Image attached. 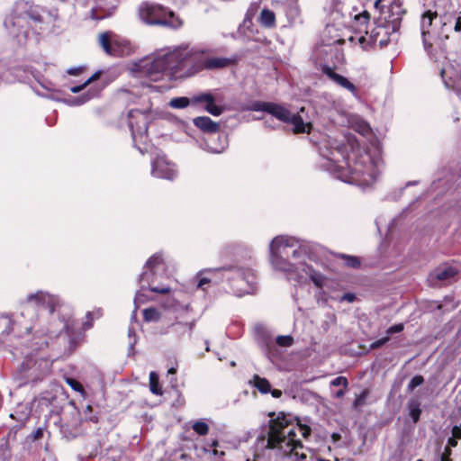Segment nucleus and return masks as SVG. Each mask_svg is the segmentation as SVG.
Returning <instances> with one entry per match:
<instances>
[{
  "mask_svg": "<svg viewBox=\"0 0 461 461\" xmlns=\"http://www.w3.org/2000/svg\"><path fill=\"white\" fill-rule=\"evenodd\" d=\"M198 56L197 49L183 43L174 48L158 50L151 57L140 60L136 66L140 74L154 81L163 76L182 78L199 72V66L194 67Z\"/></svg>",
  "mask_w": 461,
  "mask_h": 461,
  "instance_id": "f257e3e1",
  "label": "nucleus"
},
{
  "mask_svg": "<svg viewBox=\"0 0 461 461\" xmlns=\"http://www.w3.org/2000/svg\"><path fill=\"white\" fill-rule=\"evenodd\" d=\"M297 433L307 438L311 435V428L290 423L285 415L271 419L266 447L276 449L281 456L291 461H304L307 458L306 447L296 438Z\"/></svg>",
  "mask_w": 461,
  "mask_h": 461,
  "instance_id": "f03ea898",
  "label": "nucleus"
},
{
  "mask_svg": "<svg viewBox=\"0 0 461 461\" xmlns=\"http://www.w3.org/2000/svg\"><path fill=\"white\" fill-rule=\"evenodd\" d=\"M22 315L28 317L31 321L33 320V315L31 312L34 310L40 312L41 310H49L48 314L50 317L49 325L42 324V333L50 337L59 336L62 331L69 333L74 326V321L70 318L67 320H60L58 316L54 315L57 309H60V300L58 296L50 294L43 291H38L34 294H29L22 303Z\"/></svg>",
  "mask_w": 461,
  "mask_h": 461,
  "instance_id": "7ed1b4c3",
  "label": "nucleus"
},
{
  "mask_svg": "<svg viewBox=\"0 0 461 461\" xmlns=\"http://www.w3.org/2000/svg\"><path fill=\"white\" fill-rule=\"evenodd\" d=\"M269 250L275 269L286 273L289 278H294L299 283L303 281L304 276L301 271L304 263L300 259L303 256V251L297 246V241L294 238L276 237L269 245Z\"/></svg>",
  "mask_w": 461,
  "mask_h": 461,
  "instance_id": "20e7f679",
  "label": "nucleus"
},
{
  "mask_svg": "<svg viewBox=\"0 0 461 461\" xmlns=\"http://www.w3.org/2000/svg\"><path fill=\"white\" fill-rule=\"evenodd\" d=\"M390 10L392 11V15L388 16L387 25H376L371 32H366V35L356 37L363 50H366L375 43H378L380 47L387 45L389 42V30L395 31L403 14L401 6L397 4H390Z\"/></svg>",
  "mask_w": 461,
  "mask_h": 461,
  "instance_id": "39448f33",
  "label": "nucleus"
},
{
  "mask_svg": "<svg viewBox=\"0 0 461 461\" xmlns=\"http://www.w3.org/2000/svg\"><path fill=\"white\" fill-rule=\"evenodd\" d=\"M50 368V360L44 356L36 354L26 356L19 366V371L24 379L37 381L47 375Z\"/></svg>",
  "mask_w": 461,
  "mask_h": 461,
  "instance_id": "423d86ee",
  "label": "nucleus"
},
{
  "mask_svg": "<svg viewBox=\"0 0 461 461\" xmlns=\"http://www.w3.org/2000/svg\"><path fill=\"white\" fill-rule=\"evenodd\" d=\"M215 97L210 94V93H202L196 95L192 96L191 98L188 97H176L173 98L169 102V105L172 108L176 109H182L187 107L190 104H205V111L211 113L213 116H219L221 115L224 108L222 106H219L215 104Z\"/></svg>",
  "mask_w": 461,
  "mask_h": 461,
  "instance_id": "0eeeda50",
  "label": "nucleus"
},
{
  "mask_svg": "<svg viewBox=\"0 0 461 461\" xmlns=\"http://www.w3.org/2000/svg\"><path fill=\"white\" fill-rule=\"evenodd\" d=\"M267 113L282 122L291 123L294 133L310 132L312 123L305 122L300 113H292L286 108L274 103L268 105Z\"/></svg>",
  "mask_w": 461,
  "mask_h": 461,
  "instance_id": "6e6552de",
  "label": "nucleus"
},
{
  "mask_svg": "<svg viewBox=\"0 0 461 461\" xmlns=\"http://www.w3.org/2000/svg\"><path fill=\"white\" fill-rule=\"evenodd\" d=\"M99 43L106 54L121 57L129 54L128 43L117 38H113L111 32H104L99 35Z\"/></svg>",
  "mask_w": 461,
  "mask_h": 461,
  "instance_id": "1a4fd4ad",
  "label": "nucleus"
},
{
  "mask_svg": "<svg viewBox=\"0 0 461 461\" xmlns=\"http://www.w3.org/2000/svg\"><path fill=\"white\" fill-rule=\"evenodd\" d=\"M165 7L151 3H142L139 7L140 19L149 25H159L160 20L165 14Z\"/></svg>",
  "mask_w": 461,
  "mask_h": 461,
  "instance_id": "9d476101",
  "label": "nucleus"
},
{
  "mask_svg": "<svg viewBox=\"0 0 461 461\" xmlns=\"http://www.w3.org/2000/svg\"><path fill=\"white\" fill-rule=\"evenodd\" d=\"M129 126L131 130L132 138L144 136L148 131L149 114L147 111L132 109L129 112Z\"/></svg>",
  "mask_w": 461,
  "mask_h": 461,
  "instance_id": "9b49d317",
  "label": "nucleus"
},
{
  "mask_svg": "<svg viewBox=\"0 0 461 461\" xmlns=\"http://www.w3.org/2000/svg\"><path fill=\"white\" fill-rule=\"evenodd\" d=\"M162 263H163V259H162L161 255H159V254L153 255L147 261L146 266H145L147 270H145L140 275V280L148 282V284L149 285V290L151 292L165 294H167V293L170 292L169 286H165V285H163V286H153V285H150V283L152 282L151 276L154 275V269L158 266L161 265Z\"/></svg>",
  "mask_w": 461,
  "mask_h": 461,
  "instance_id": "f8f14e48",
  "label": "nucleus"
},
{
  "mask_svg": "<svg viewBox=\"0 0 461 461\" xmlns=\"http://www.w3.org/2000/svg\"><path fill=\"white\" fill-rule=\"evenodd\" d=\"M197 52L199 56L194 62V67L199 66V71L206 68V69H216L229 67L234 63L233 59L223 58V57H212L205 58V51L197 49Z\"/></svg>",
  "mask_w": 461,
  "mask_h": 461,
  "instance_id": "ddd939ff",
  "label": "nucleus"
},
{
  "mask_svg": "<svg viewBox=\"0 0 461 461\" xmlns=\"http://www.w3.org/2000/svg\"><path fill=\"white\" fill-rule=\"evenodd\" d=\"M151 174L158 178L172 180L176 175L174 166L169 164L164 157H158L152 162Z\"/></svg>",
  "mask_w": 461,
  "mask_h": 461,
  "instance_id": "4468645a",
  "label": "nucleus"
},
{
  "mask_svg": "<svg viewBox=\"0 0 461 461\" xmlns=\"http://www.w3.org/2000/svg\"><path fill=\"white\" fill-rule=\"evenodd\" d=\"M441 77L447 88L461 90V64H457L456 69L453 65L444 68Z\"/></svg>",
  "mask_w": 461,
  "mask_h": 461,
  "instance_id": "2eb2a0df",
  "label": "nucleus"
},
{
  "mask_svg": "<svg viewBox=\"0 0 461 461\" xmlns=\"http://www.w3.org/2000/svg\"><path fill=\"white\" fill-rule=\"evenodd\" d=\"M433 17H434V15L432 13L427 12L423 14L422 19H421V34H422L423 43H424L425 49L427 50H429L433 47V43L430 42L427 37L428 35H429V32L427 31V28L431 25ZM434 44L438 45V48H440L442 50H447V46L443 42L442 38H438L435 41Z\"/></svg>",
  "mask_w": 461,
  "mask_h": 461,
  "instance_id": "dca6fc26",
  "label": "nucleus"
},
{
  "mask_svg": "<svg viewBox=\"0 0 461 461\" xmlns=\"http://www.w3.org/2000/svg\"><path fill=\"white\" fill-rule=\"evenodd\" d=\"M327 149H330L329 154L322 153V156L330 161L339 162L340 159H346L348 157V146L343 141L331 140Z\"/></svg>",
  "mask_w": 461,
  "mask_h": 461,
  "instance_id": "f3484780",
  "label": "nucleus"
},
{
  "mask_svg": "<svg viewBox=\"0 0 461 461\" xmlns=\"http://www.w3.org/2000/svg\"><path fill=\"white\" fill-rule=\"evenodd\" d=\"M322 72L325 74L330 79L338 84L343 88H346L354 95H357V89L348 78L345 77L336 73L330 67L324 66L322 68Z\"/></svg>",
  "mask_w": 461,
  "mask_h": 461,
  "instance_id": "a211bd4d",
  "label": "nucleus"
},
{
  "mask_svg": "<svg viewBox=\"0 0 461 461\" xmlns=\"http://www.w3.org/2000/svg\"><path fill=\"white\" fill-rule=\"evenodd\" d=\"M458 273V269L450 265H442L437 267L430 275L431 278H435L441 282H451L455 279Z\"/></svg>",
  "mask_w": 461,
  "mask_h": 461,
  "instance_id": "6ab92c4d",
  "label": "nucleus"
},
{
  "mask_svg": "<svg viewBox=\"0 0 461 461\" xmlns=\"http://www.w3.org/2000/svg\"><path fill=\"white\" fill-rule=\"evenodd\" d=\"M194 124L205 133H216L220 131V124L208 116H199L193 120Z\"/></svg>",
  "mask_w": 461,
  "mask_h": 461,
  "instance_id": "aec40b11",
  "label": "nucleus"
},
{
  "mask_svg": "<svg viewBox=\"0 0 461 461\" xmlns=\"http://www.w3.org/2000/svg\"><path fill=\"white\" fill-rule=\"evenodd\" d=\"M370 14L367 11L354 15L353 27L360 35H366V32H368Z\"/></svg>",
  "mask_w": 461,
  "mask_h": 461,
  "instance_id": "412c9836",
  "label": "nucleus"
},
{
  "mask_svg": "<svg viewBox=\"0 0 461 461\" xmlns=\"http://www.w3.org/2000/svg\"><path fill=\"white\" fill-rule=\"evenodd\" d=\"M183 22L182 20L177 17L174 12L167 11L165 9V14L163 15L162 19L160 20L159 26L164 27H169L172 29H178L182 26Z\"/></svg>",
  "mask_w": 461,
  "mask_h": 461,
  "instance_id": "4be33fe9",
  "label": "nucleus"
},
{
  "mask_svg": "<svg viewBox=\"0 0 461 461\" xmlns=\"http://www.w3.org/2000/svg\"><path fill=\"white\" fill-rule=\"evenodd\" d=\"M301 273L303 275L304 278L309 276L316 286L321 287L323 285L324 276L305 263L302 265Z\"/></svg>",
  "mask_w": 461,
  "mask_h": 461,
  "instance_id": "5701e85b",
  "label": "nucleus"
},
{
  "mask_svg": "<svg viewBox=\"0 0 461 461\" xmlns=\"http://www.w3.org/2000/svg\"><path fill=\"white\" fill-rule=\"evenodd\" d=\"M23 20L24 19L22 17L7 18L5 19L4 24L10 34L16 36L23 27Z\"/></svg>",
  "mask_w": 461,
  "mask_h": 461,
  "instance_id": "b1692460",
  "label": "nucleus"
},
{
  "mask_svg": "<svg viewBox=\"0 0 461 461\" xmlns=\"http://www.w3.org/2000/svg\"><path fill=\"white\" fill-rule=\"evenodd\" d=\"M194 325V321L189 322L176 321L170 326V328L172 329V331L175 332L176 335L183 336L185 333H191Z\"/></svg>",
  "mask_w": 461,
  "mask_h": 461,
  "instance_id": "393cba45",
  "label": "nucleus"
},
{
  "mask_svg": "<svg viewBox=\"0 0 461 461\" xmlns=\"http://www.w3.org/2000/svg\"><path fill=\"white\" fill-rule=\"evenodd\" d=\"M259 23L266 28H273L276 25V15L269 9H263L259 15Z\"/></svg>",
  "mask_w": 461,
  "mask_h": 461,
  "instance_id": "a878e982",
  "label": "nucleus"
},
{
  "mask_svg": "<svg viewBox=\"0 0 461 461\" xmlns=\"http://www.w3.org/2000/svg\"><path fill=\"white\" fill-rule=\"evenodd\" d=\"M250 384H253L261 393H267L270 392L271 385L268 380L264 377H260L258 375H255L251 381H249Z\"/></svg>",
  "mask_w": 461,
  "mask_h": 461,
  "instance_id": "bb28decb",
  "label": "nucleus"
},
{
  "mask_svg": "<svg viewBox=\"0 0 461 461\" xmlns=\"http://www.w3.org/2000/svg\"><path fill=\"white\" fill-rule=\"evenodd\" d=\"M409 415L412 419L414 423H417L420 420L421 413L420 402L418 400H411L408 402Z\"/></svg>",
  "mask_w": 461,
  "mask_h": 461,
  "instance_id": "cd10ccee",
  "label": "nucleus"
},
{
  "mask_svg": "<svg viewBox=\"0 0 461 461\" xmlns=\"http://www.w3.org/2000/svg\"><path fill=\"white\" fill-rule=\"evenodd\" d=\"M149 390L156 395H162L163 392L159 387V378L156 372L152 371L149 374Z\"/></svg>",
  "mask_w": 461,
  "mask_h": 461,
  "instance_id": "c85d7f7f",
  "label": "nucleus"
},
{
  "mask_svg": "<svg viewBox=\"0 0 461 461\" xmlns=\"http://www.w3.org/2000/svg\"><path fill=\"white\" fill-rule=\"evenodd\" d=\"M97 93L98 92L96 90H89L87 93L84 94L83 95L76 97L73 101V104L76 105H81V104H85L86 102L94 98L95 95H97Z\"/></svg>",
  "mask_w": 461,
  "mask_h": 461,
  "instance_id": "c756f323",
  "label": "nucleus"
},
{
  "mask_svg": "<svg viewBox=\"0 0 461 461\" xmlns=\"http://www.w3.org/2000/svg\"><path fill=\"white\" fill-rule=\"evenodd\" d=\"M341 258L344 259L345 265L348 267L357 269L361 265V262L357 257L341 255Z\"/></svg>",
  "mask_w": 461,
  "mask_h": 461,
  "instance_id": "7c9ffc66",
  "label": "nucleus"
},
{
  "mask_svg": "<svg viewBox=\"0 0 461 461\" xmlns=\"http://www.w3.org/2000/svg\"><path fill=\"white\" fill-rule=\"evenodd\" d=\"M192 429L200 436H204L209 431V426L204 421L202 420L195 421L192 425Z\"/></svg>",
  "mask_w": 461,
  "mask_h": 461,
  "instance_id": "2f4dec72",
  "label": "nucleus"
},
{
  "mask_svg": "<svg viewBox=\"0 0 461 461\" xmlns=\"http://www.w3.org/2000/svg\"><path fill=\"white\" fill-rule=\"evenodd\" d=\"M143 317L147 321H156L159 319V312L155 308H148L143 311Z\"/></svg>",
  "mask_w": 461,
  "mask_h": 461,
  "instance_id": "473e14b6",
  "label": "nucleus"
},
{
  "mask_svg": "<svg viewBox=\"0 0 461 461\" xmlns=\"http://www.w3.org/2000/svg\"><path fill=\"white\" fill-rule=\"evenodd\" d=\"M11 332V320L5 315L0 316V333L9 334Z\"/></svg>",
  "mask_w": 461,
  "mask_h": 461,
  "instance_id": "72a5a7b5",
  "label": "nucleus"
},
{
  "mask_svg": "<svg viewBox=\"0 0 461 461\" xmlns=\"http://www.w3.org/2000/svg\"><path fill=\"white\" fill-rule=\"evenodd\" d=\"M238 276L245 280L248 284L253 281V273L250 269L237 268Z\"/></svg>",
  "mask_w": 461,
  "mask_h": 461,
  "instance_id": "f704fd0d",
  "label": "nucleus"
},
{
  "mask_svg": "<svg viewBox=\"0 0 461 461\" xmlns=\"http://www.w3.org/2000/svg\"><path fill=\"white\" fill-rule=\"evenodd\" d=\"M424 382V378L422 375H417L411 378L410 383L408 384L407 390L409 392L413 391L416 387L421 385Z\"/></svg>",
  "mask_w": 461,
  "mask_h": 461,
  "instance_id": "c9c22d12",
  "label": "nucleus"
},
{
  "mask_svg": "<svg viewBox=\"0 0 461 461\" xmlns=\"http://www.w3.org/2000/svg\"><path fill=\"white\" fill-rule=\"evenodd\" d=\"M276 343L282 347H290L294 343V339L292 336H289V335H286V336L280 335V336H277V338H276Z\"/></svg>",
  "mask_w": 461,
  "mask_h": 461,
  "instance_id": "e433bc0d",
  "label": "nucleus"
},
{
  "mask_svg": "<svg viewBox=\"0 0 461 461\" xmlns=\"http://www.w3.org/2000/svg\"><path fill=\"white\" fill-rule=\"evenodd\" d=\"M66 383L76 392L84 393L83 385L74 378H66Z\"/></svg>",
  "mask_w": 461,
  "mask_h": 461,
  "instance_id": "4c0bfd02",
  "label": "nucleus"
},
{
  "mask_svg": "<svg viewBox=\"0 0 461 461\" xmlns=\"http://www.w3.org/2000/svg\"><path fill=\"white\" fill-rule=\"evenodd\" d=\"M268 105H270V103H265V102H254L252 104H251V107L250 109L252 111H265V112H267L268 111Z\"/></svg>",
  "mask_w": 461,
  "mask_h": 461,
  "instance_id": "58836bf2",
  "label": "nucleus"
},
{
  "mask_svg": "<svg viewBox=\"0 0 461 461\" xmlns=\"http://www.w3.org/2000/svg\"><path fill=\"white\" fill-rule=\"evenodd\" d=\"M330 384L332 386H343L344 388H347L348 383L346 377L338 376L330 382Z\"/></svg>",
  "mask_w": 461,
  "mask_h": 461,
  "instance_id": "ea45409f",
  "label": "nucleus"
},
{
  "mask_svg": "<svg viewBox=\"0 0 461 461\" xmlns=\"http://www.w3.org/2000/svg\"><path fill=\"white\" fill-rule=\"evenodd\" d=\"M356 130L362 135H367L371 129L367 123H366L365 122H361L358 123Z\"/></svg>",
  "mask_w": 461,
  "mask_h": 461,
  "instance_id": "a19ab883",
  "label": "nucleus"
},
{
  "mask_svg": "<svg viewBox=\"0 0 461 461\" xmlns=\"http://www.w3.org/2000/svg\"><path fill=\"white\" fill-rule=\"evenodd\" d=\"M404 326L402 323L395 324L391 327H389L386 330V334L389 337L390 335L393 333L401 332L403 330Z\"/></svg>",
  "mask_w": 461,
  "mask_h": 461,
  "instance_id": "79ce46f5",
  "label": "nucleus"
},
{
  "mask_svg": "<svg viewBox=\"0 0 461 461\" xmlns=\"http://www.w3.org/2000/svg\"><path fill=\"white\" fill-rule=\"evenodd\" d=\"M388 340H389V337L388 336H386L384 338H382V339L373 342L371 344V348H378L382 347L383 345H384Z\"/></svg>",
  "mask_w": 461,
  "mask_h": 461,
  "instance_id": "37998d69",
  "label": "nucleus"
},
{
  "mask_svg": "<svg viewBox=\"0 0 461 461\" xmlns=\"http://www.w3.org/2000/svg\"><path fill=\"white\" fill-rule=\"evenodd\" d=\"M356 300V295L355 294H352V293H346L344 294L341 298H340V302H343V301H347L348 303H353L354 301Z\"/></svg>",
  "mask_w": 461,
  "mask_h": 461,
  "instance_id": "c03bdc74",
  "label": "nucleus"
},
{
  "mask_svg": "<svg viewBox=\"0 0 461 461\" xmlns=\"http://www.w3.org/2000/svg\"><path fill=\"white\" fill-rule=\"evenodd\" d=\"M128 336L130 338V348H133V346L136 344L137 342V339H136V336H135V333H134V330L130 328L129 330H128Z\"/></svg>",
  "mask_w": 461,
  "mask_h": 461,
  "instance_id": "a18cd8bd",
  "label": "nucleus"
},
{
  "mask_svg": "<svg viewBox=\"0 0 461 461\" xmlns=\"http://www.w3.org/2000/svg\"><path fill=\"white\" fill-rule=\"evenodd\" d=\"M367 396V392H363L359 396H357L354 402L356 406L362 405Z\"/></svg>",
  "mask_w": 461,
  "mask_h": 461,
  "instance_id": "49530a36",
  "label": "nucleus"
},
{
  "mask_svg": "<svg viewBox=\"0 0 461 461\" xmlns=\"http://www.w3.org/2000/svg\"><path fill=\"white\" fill-rule=\"evenodd\" d=\"M452 436L456 438H461V426H454L452 429Z\"/></svg>",
  "mask_w": 461,
  "mask_h": 461,
  "instance_id": "de8ad7c7",
  "label": "nucleus"
},
{
  "mask_svg": "<svg viewBox=\"0 0 461 461\" xmlns=\"http://www.w3.org/2000/svg\"><path fill=\"white\" fill-rule=\"evenodd\" d=\"M100 77V72L97 71L95 72L94 75H92L88 79H86L85 81V85L88 86L89 84H91L92 82H94L95 80L98 79Z\"/></svg>",
  "mask_w": 461,
  "mask_h": 461,
  "instance_id": "09e8293b",
  "label": "nucleus"
},
{
  "mask_svg": "<svg viewBox=\"0 0 461 461\" xmlns=\"http://www.w3.org/2000/svg\"><path fill=\"white\" fill-rule=\"evenodd\" d=\"M87 86L85 85V82L82 84V85H79V86H72L70 88V91L74 94H77V93H79L81 92L85 87H86Z\"/></svg>",
  "mask_w": 461,
  "mask_h": 461,
  "instance_id": "8fccbe9b",
  "label": "nucleus"
},
{
  "mask_svg": "<svg viewBox=\"0 0 461 461\" xmlns=\"http://www.w3.org/2000/svg\"><path fill=\"white\" fill-rule=\"evenodd\" d=\"M82 68H70L68 69V74L71 76H77L81 73Z\"/></svg>",
  "mask_w": 461,
  "mask_h": 461,
  "instance_id": "3c124183",
  "label": "nucleus"
},
{
  "mask_svg": "<svg viewBox=\"0 0 461 461\" xmlns=\"http://www.w3.org/2000/svg\"><path fill=\"white\" fill-rule=\"evenodd\" d=\"M210 283V279L206 278V277H201L199 278L198 282H197V287L198 288H203L204 285Z\"/></svg>",
  "mask_w": 461,
  "mask_h": 461,
  "instance_id": "603ef678",
  "label": "nucleus"
},
{
  "mask_svg": "<svg viewBox=\"0 0 461 461\" xmlns=\"http://www.w3.org/2000/svg\"><path fill=\"white\" fill-rule=\"evenodd\" d=\"M388 2V0H375L374 6L376 9L384 8L385 6L384 3Z\"/></svg>",
  "mask_w": 461,
  "mask_h": 461,
  "instance_id": "864d4df0",
  "label": "nucleus"
},
{
  "mask_svg": "<svg viewBox=\"0 0 461 461\" xmlns=\"http://www.w3.org/2000/svg\"><path fill=\"white\" fill-rule=\"evenodd\" d=\"M457 445V439L455 438L453 436L448 438L447 440V446L450 447H455Z\"/></svg>",
  "mask_w": 461,
  "mask_h": 461,
  "instance_id": "5fc2aeb1",
  "label": "nucleus"
},
{
  "mask_svg": "<svg viewBox=\"0 0 461 461\" xmlns=\"http://www.w3.org/2000/svg\"><path fill=\"white\" fill-rule=\"evenodd\" d=\"M269 393H271V394H272V396H273L274 398H279V397H281V395H282V391H281V390H278V389H274V390H271V389H270V392H269Z\"/></svg>",
  "mask_w": 461,
  "mask_h": 461,
  "instance_id": "6e6d98bb",
  "label": "nucleus"
},
{
  "mask_svg": "<svg viewBox=\"0 0 461 461\" xmlns=\"http://www.w3.org/2000/svg\"><path fill=\"white\" fill-rule=\"evenodd\" d=\"M439 456H448V458H450V456H451V449H450V447L447 446L445 447V450L443 453H441Z\"/></svg>",
  "mask_w": 461,
  "mask_h": 461,
  "instance_id": "4d7b16f0",
  "label": "nucleus"
},
{
  "mask_svg": "<svg viewBox=\"0 0 461 461\" xmlns=\"http://www.w3.org/2000/svg\"><path fill=\"white\" fill-rule=\"evenodd\" d=\"M455 31L461 32V18L460 17L456 20V23L455 24Z\"/></svg>",
  "mask_w": 461,
  "mask_h": 461,
  "instance_id": "13d9d810",
  "label": "nucleus"
},
{
  "mask_svg": "<svg viewBox=\"0 0 461 461\" xmlns=\"http://www.w3.org/2000/svg\"><path fill=\"white\" fill-rule=\"evenodd\" d=\"M272 122H274V119L272 117L270 119L265 121V124L267 127L274 129L275 126L272 124Z\"/></svg>",
  "mask_w": 461,
  "mask_h": 461,
  "instance_id": "bf43d9fd",
  "label": "nucleus"
},
{
  "mask_svg": "<svg viewBox=\"0 0 461 461\" xmlns=\"http://www.w3.org/2000/svg\"><path fill=\"white\" fill-rule=\"evenodd\" d=\"M438 461H452L451 458H448L447 456H439Z\"/></svg>",
  "mask_w": 461,
  "mask_h": 461,
  "instance_id": "052dcab7",
  "label": "nucleus"
},
{
  "mask_svg": "<svg viewBox=\"0 0 461 461\" xmlns=\"http://www.w3.org/2000/svg\"><path fill=\"white\" fill-rule=\"evenodd\" d=\"M91 327H92V323H91V322H88V321L85 322V323H84V325H83V328H84L85 330H88V329H90Z\"/></svg>",
  "mask_w": 461,
  "mask_h": 461,
  "instance_id": "680f3d73",
  "label": "nucleus"
},
{
  "mask_svg": "<svg viewBox=\"0 0 461 461\" xmlns=\"http://www.w3.org/2000/svg\"><path fill=\"white\" fill-rule=\"evenodd\" d=\"M344 395V391L343 390H339L336 393V396L337 397H341Z\"/></svg>",
  "mask_w": 461,
  "mask_h": 461,
  "instance_id": "e2e57ef3",
  "label": "nucleus"
},
{
  "mask_svg": "<svg viewBox=\"0 0 461 461\" xmlns=\"http://www.w3.org/2000/svg\"><path fill=\"white\" fill-rule=\"evenodd\" d=\"M176 369L175 367H171L170 369H168V374H176Z\"/></svg>",
  "mask_w": 461,
  "mask_h": 461,
  "instance_id": "0e129e2a",
  "label": "nucleus"
},
{
  "mask_svg": "<svg viewBox=\"0 0 461 461\" xmlns=\"http://www.w3.org/2000/svg\"><path fill=\"white\" fill-rule=\"evenodd\" d=\"M32 329H33V327H32V326H26V327H25V330H26V331H27V332L32 331Z\"/></svg>",
  "mask_w": 461,
  "mask_h": 461,
  "instance_id": "69168bd1",
  "label": "nucleus"
},
{
  "mask_svg": "<svg viewBox=\"0 0 461 461\" xmlns=\"http://www.w3.org/2000/svg\"><path fill=\"white\" fill-rule=\"evenodd\" d=\"M41 429H38V431H37V433H36V435H35V438H39V437H41Z\"/></svg>",
  "mask_w": 461,
  "mask_h": 461,
  "instance_id": "338daca9",
  "label": "nucleus"
},
{
  "mask_svg": "<svg viewBox=\"0 0 461 461\" xmlns=\"http://www.w3.org/2000/svg\"><path fill=\"white\" fill-rule=\"evenodd\" d=\"M140 296H141V294L140 293L137 294L135 301H140Z\"/></svg>",
  "mask_w": 461,
  "mask_h": 461,
  "instance_id": "774afa93",
  "label": "nucleus"
}]
</instances>
